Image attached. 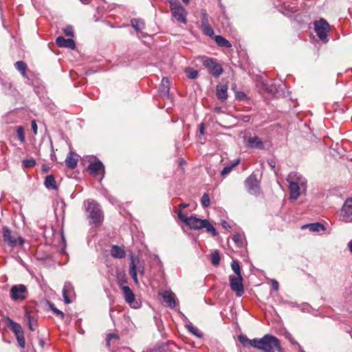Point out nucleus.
<instances>
[{
	"label": "nucleus",
	"instance_id": "56",
	"mask_svg": "<svg viewBox=\"0 0 352 352\" xmlns=\"http://www.w3.org/2000/svg\"><path fill=\"white\" fill-rule=\"evenodd\" d=\"M199 133L201 135H204V124H201L199 126Z\"/></svg>",
	"mask_w": 352,
	"mask_h": 352
},
{
	"label": "nucleus",
	"instance_id": "14",
	"mask_svg": "<svg viewBox=\"0 0 352 352\" xmlns=\"http://www.w3.org/2000/svg\"><path fill=\"white\" fill-rule=\"evenodd\" d=\"M171 12L177 21L184 24L186 23V11L182 6L172 8Z\"/></svg>",
	"mask_w": 352,
	"mask_h": 352
},
{
	"label": "nucleus",
	"instance_id": "31",
	"mask_svg": "<svg viewBox=\"0 0 352 352\" xmlns=\"http://www.w3.org/2000/svg\"><path fill=\"white\" fill-rule=\"evenodd\" d=\"M2 89L6 94L12 95L14 92V89L12 87L11 82L8 81H3L1 82Z\"/></svg>",
	"mask_w": 352,
	"mask_h": 352
},
{
	"label": "nucleus",
	"instance_id": "6",
	"mask_svg": "<svg viewBox=\"0 0 352 352\" xmlns=\"http://www.w3.org/2000/svg\"><path fill=\"white\" fill-rule=\"evenodd\" d=\"M27 296V288L23 284L14 285L10 289V298L14 301L24 300L26 299Z\"/></svg>",
	"mask_w": 352,
	"mask_h": 352
},
{
	"label": "nucleus",
	"instance_id": "24",
	"mask_svg": "<svg viewBox=\"0 0 352 352\" xmlns=\"http://www.w3.org/2000/svg\"><path fill=\"white\" fill-rule=\"evenodd\" d=\"M302 229L308 228L310 232H317L320 230L325 231L326 227L321 223L319 222H315L311 223H308L303 225L302 227Z\"/></svg>",
	"mask_w": 352,
	"mask_h": 352
},
{
	"label": "nucleus",
	"instance_id": "18",
	"mask_svg": "<svg viewBox=\"0 0 352 352\" xmlns=\"http://www.w3.org/2000/svg\"><path fill=\"white\" fill-rule=\"evenodd\" d=\"M56 43L59 47H67L71 50L76 48V43L73 39L65 38L61 36L56 38Z\"/></svg>",
	"mask_w": 352,
	"mask_h": 352
},
{
	"label": "nucleus",
	"instance_id": "63",
	"mask_svg": "<svg viewBox=\"0 0 352 352\" xmlns=\"http://www.w3.org/2000/svg\"><path fill=\"white\" fill-rule=\"evenodd\" d=\"M300 352H305V351L302 349H300Z\"/></svg>",
	"mask_w": 352,
	"mask_h": 352
},
{
	"label": "nucleus",
	"instance_id": "57",
	"mask_svg": "<svg viewBox=\"0 0 352 352\" xmlns=\"http://www.w3.org/2000/svg\"><path fill=\"white\" fill-rule=\"evenodd\" d=\"M348 248L349 251L352 253V241H350L348 243Z\"/></svg>",
	"mask_w": 352,
	"mask_h": 352
},
{
	"label": "nucleus",
	"instance_id": "62",
	"mask_svg": "<svg viewBox=\"0 0 352 352\" xmlns=\"http://www.w3.org/2000/svg\"><path fill=\"white\" fill-rule=\"evenodd\" d=\"M219 109H220V107H217L216 108V110H217V111H219Z\"/></svg>",
	"mask_w": 352,
	"mask_h": 352
},
{
	"label": "nucleus",
	"instance_id": "25",
	"mask_svg": "<svg viewBox=\"0 0 352 352\" xmlns=\"http://www.w3.org/2000/svg\"><path fill=\"white\" fill-rule=\"evenodd\" d=\"M74 154L72 151H69L66 159H65V164L66 166L71 168L74 169L77 166L78 159L76 158Z\"/></svg>",
	"mask_w": 352,
	"mask_h": 352
},
{
	"label": "nucleus",
	"instance_id": "37",
	"mask_svg": "<svg viewBox=\"0 0 352 352\" xmlns=\"http://www.w3.org/2000/svg\"><path fill=\"white\" fill-rule=\"evenodd\" d=\"M232 240L238 247H243L244 245V236L239 233H235L232 236Z\"/></svg>",
	"mask_w": 352,
	"mask_h": 352
},
{
	"label": "nucleus",
	"instance_id": "19",
	"mask_svg": "<svg viewBox=\"0 0 352 352\" xmlns=\"http://www.w3.org/2000/svg\"><path fill=\"white\" fill-rule=\"evenodd\" d=\"M247 146L250 148L263 149L264 144L257 136L250 137L247 140Z\"/></svg>",
	"mask_w": 352,
	"mask_h": 352
},
{
	"label": "nucleus",
	"instance_id": "5",
	"mask_svg": "<svg viewBox=\"0 0 352 352\" xmlns=\"http://www.w3.org/2000/svg\"><path fill=\"white\" fill-rule=\"evenodd\" d=\"M314 30L321 41L327 42L328 41L327 36L329 32L330 27L327 21L324 19H320L319 21L314 23Z\"/></svg>",
	"mask_w": 352,
	"mask_h": 352
},
{
	"label": "nucleus",
	"instance_id": "10",
	"mask_svg": "<svg viewBox=\"0 0 352 352\" xmlns=\"http://www.w3.org/2000/svg\"><path fill=\"white\" fill-rule=\"evenodd\" d=\"M229 280L231 289L236 293L237 296H241L244 294V287L242 283L243 277L230 276Z\"/></svg>",
	"mask_w": 352,
	"mask_h": 352
},
{
	"label": "nucleus",
	"instance_id": "23",
	"mask_svg": "<svg viewBox=\"0 0 352 352\" xmlns=\"http://www.w3.org/2000/svg\"><path fill=\"white\" fill-rule=\"evenodd\" d=\"M170 90V82L167 77H164L162 80L160 88V93L162 97L168 96Z\"/></svg>",
	"mask_w": 352,
	"mask_h": 352
},
{
	"label": "nucleus",
	"instance_id": "36",
	"mask_svg": "<svg viewBox=\"0 0 352 352\" xmlns=\"http://www.w3.org/2000/svg\"><path fill=\"white\" fill-rule=\"evenodd\" d=\"M184 72L189 79H195L198 76V71L192 67H186Z\"/></svg>",
	"mask_w": 352,
	"mask_h": 352
},
{
	"label": "nucleus",
	"instance_id": "53",
	"mask_svg": "<svg viewBox=\"0 0 352 352\" xmlns=\"http://www.w3.org/2000/svg\"><path fill=\"white\" fill-rule=\"evenodd\" d=\"M267 164H269V166L272 168L274 169L276 166V162L274 160H267Z\"/></svg>",
	"mask_w": 352,
	"mask_h": 352
},
{
	"label": "nucleus",
	"instance_id": "3",
	"mask_svg": "<svg viewBox=\"0 0 352 352\" xmlns=\"http://www.w3.org/2000/svg\"><path fill=\"white\" fill-rule=\"evenodd\" d=\"M86 211L88 212L89 223L99 226L103 221V213L100 206L94 200H87L84 202Z\"/></svg>",
	"mask_w": 352,
	"mask_h": 352
},
{
	"label": "nucleus",
	"instance_id": "34",
	"mask_svg": "<svg viewBox=\"0 0 352 352\" xmlns=\"http://www.w3.org/2000/svg\"><path fill=\"white\" fill-rule=\"evenodd\" d=\"M238 340L244 347H247L248 346H251L253 347V339L250 340L246 336L241 334L238 336Z\"/></svg>",
	"mask_w": 352,
	"mask_h": 352
},
{
	"label": "nucleus",
	"instance_id": "22",
	"mask_svg": "<svg viewBox=\"0 0 352 352\" xmlns=\"http://www.w3.org/2000/svg\"><path fill=\"white\" fill-rule=\"evenodd\" d=\"M228 85H218L216 87V95L219 100L225 101L228 98Z\"/></svg>",
	"mask_w": 352,
	"mask_h": 352
},
{
	"label": "nucleus",
	"instance_id": "47",
	"mask_svg": "<svg viewBox=\"0 0 352 352\" xmlns=\"http://www.w3.org/2000/svg\"><path fill=\"white\" fill-rule=\"evenodd\" d=\"M201 28L206 35L212 36L214 34L213 29L210 27V25L201 26Z\"/></svg>",
	"mask_w": 352,
	"mask_h": 352
},
{
	"label": "nucleus",
	"instance_id": "33",
	"mask_svg": "<svg viewBox=\"0 0 352 352\" xmlns=\"http://www.w3.org/2000/svg\"><path fill=\"white\" fill-rule=\"evenodd\" d=\"M25 316L28 320V326L29 329L32 331H34L35 330L34 326L36 324V320H35L28 311L25 312Z\"/></svg>",
	"mask_w": 352,
	"mask_h": 352
},
{
	"label": "nucleus",
	"instance_id": "7",
	"mask_svg": "<svg viewBox=\"0 0 352 352\" xmlns=\"http://www.w3.org/2000/svg\"><path fill=\"white\" fill-rule=\"evenodd\" d=\"M204 66L214 77H219L223 73L221 65L213 58H206L203 61Z\"/></svg>",
	"mask_w": 352,
	"mask_h": 352
},
{
	"label": "nucleus",
	"instance_id": "2",
	"mask_svg": "<svg viewBox=\"0 0 352 352\" xmlns=\"http://www.w3.org/2000/svg\"><path fill=\"white\" fill-rule=\"evenodd\" d=\"M253 347L261 350L263 352H284L280 345V340L271 334H266L261 338L253 339Z\"/></svg>",
	"mask_w": 352,
	"mask_h": 352
},
{
	"label": "nucleus",
	"instance_id": "60",
	"mask_svg": "<svg viewBox=\"0 0 352 352\" xmlns=\"http://www.w3.org/2000/svg\"><path fill=\"white\" fill-rule=\"evenodd\" d=\"M39 343L42 346L44 345V341L43 340H41Z\"/></svg>",
	"mask_w": 352,
	"mask_h": 352
},
{
	"label": "nucleus",
	"instance_id": "30",
	"mask_svg": "<svg viewBox=\"0 0 352 352\" xmlns=\"http://www.w3.org/2000/svg\"><path fill=\"white\" fill-rule=\"evenodd\" d=\"M14 66H15V68L19 72H21V74H22V76L23 77H25V78L28 77L27 74H26L27 64L24 61H22V60L16 61L14 63Z\"/></svg>",
	"mask_w": 352,
	"mask_h": 352
},
{
	"label": "nucleus",
	"instance_id": "4",
	"mask_svg": "<svg viewBox=\"0 0 352 352\" xmlns=\"http://www.w3.org/2000/svg\"><path fill=\"white\" fill-rule=\"evenodd\" d=\"M3 241L12 249L18 246L22 247L25 243L24 239L13 232L8 227L3 228Z\"/></svg>",
	"mask_w": 352,
	"mask_h": 352
},
{
	"label": "nucleus",
	"instance_id": "39",
	"mask_svg": "<svg viewBox=\"0 0 352 352\" xmlns=\"http://www.w3.org/2000/svg\"><path fill=\"white\" fill-rule=\"evenodd\" d=\"M48 305L50 309L55 315L60 317L61 319H63L65 318V314L62 311L58 309L53 303L48 302Z\"/></svg>",
	"mask_w": 352,
	"mask_h": 352
},
{
	"label": "nucleus",
	"instance_id": "16",
	"mask_svg": "<svg viewBox=\"0 0 352 352\" xmlns=\"http://www.w3.org/2000/svg\"><path fill=\"white\" fill-rule=\"evenodd\" d=\"M288 188L289 190V199L294 200H296L300 195L305 193L307 191V190H303L301 188V186H297L293 182L292 184H289Z\"/></svg>",
	"mask_w": 352,
	"mask_h": 352
},
{
	"label": "nucleus",
	"instance_id": "13",
	"mask_svg": "<svg viewBox=\"0 0 352 352\" xmlns=\"http://www.w3.org/2000/svg\"><path fill=\"white\" fill-rule=\"evenodd\" d=\"M63 296L65 304L72 302L75 297L74 288L70 282H66L63 289Z\"/></svg>",
	"mask_w": 352,
	"mask_h": 352
},
{
	"label": "nucleus",
	"instance_id": "55",
	"mask_svg": "<svg viewBox=\"0 0 352 352\" xmlns=\"http://www.w3.org/2000/svg\"><path fill=\"white\" fill-rule=\"evenodd\" d=\"M188 204H181L179 205V210L177 211H180L182 212V210L188 207Z\"/></svg>",
	"mask_w": 352,
	"mask_h": 352
},
{
	"label": "nucleus",
	"instance_id": "12",
	"mask_svg": "<svg viewBox=\"0 0 352 352\" xmlns=\"http://www.w3.org/2000/svg\"><path fill=\"white\" fill-rule=\"evenodd\" d=\"M88 170L94 177H96L99 174H101L102 177L100 179H102L104 176V166L100 160L90 163L88 166Z\"/></svg>",
	"mask_w": 352,
	"mask_h": 352
},
{
	"label": "nucleus",
	"instance_id": "11",
	"mask_svg": "<svg viewBox=\"0 0 352 352\" xmlns=\"http://www.w3.org/2000/svg\"><path fill=\"white\" fill-rule=\"evenodd\" d=\"M286 180L288 182V184H292L293 182L297 186H301V188L303 190H307V179L301 174L297 172L290 173L288 175Z\"/></svg>",
	"mask_w": 352,
	"mask_h": 352
},
{
	"label": "nucleus",
	"instance_id": "49",
	"mask_svg": "<svg viewBox=\"0 0 352 352\" xmlns=\"http://www.w3.org/2000/svg\"><path fill=\"white\" fill-rule=\"evenodd\" d=\"M36 162L34 159L24 160L23 164L25 167H32L35 165Z\"/></svg>",
	"mask_w": 352,
	"mask_h": 352
},
{
	"label": "nucleus",
	"instance_id": "44",
	"mask_svg": "<svg viewBox=\"0 0 352 352\" xmlns=\"http://www.w3.org/2000/svg\"><path fill=\"white\" fill-rule=\"evenodd\" d=\"M201 26L209 25L208 16L207 12L205 10L202 9L201 10Z\"/></svg>",
	"mask_w": 352,
	"mask_h": 352
},
{
	"label": "nucleus",
	"instance_id": "43",
	"mask_svg": "<svg viewBox=\"0 0 352 352\" xmlns=\"http://www.w3.org/2000/svg\"><path fill=\"white\" fill-rule=\"evenodd\" d=\"M16 133L19 138V140L23 143L25 140V137L24 134L23 127L21 126H18L16 128Z\"/></svg>",
	"mask_w": 352,
	"mask_h": 352
},
{
	"label": "nucleus",
	"instance_id": "41",
	"mask_svg": "<svg viewBox=\"0 0 352 352\" xmlns=\"http://www.w3.org/2000/svg\"><path fill=\"white\" fill-rule=\"evenodd\" d=\"M131 25L136 30H141L144 28V23L137 19H133L131 20Z\"/></svg>",
	"mask_w": 352,
	"mask_h": 352
},
{
	"label": "nucleus",
	"instance_id": "61",
	"mask_svg": "<svg viewBox=\"0 0 352 352\" xmlns=\"http://www.w3.org/2000/svg\"><path fill=\"white\" fill-rule=\"evenodd\" d=\"M184 3H188L189 2V0H182Z\"/></svg>",
	"mask_w": 352,
	"mask_h": 352
},
{
	"label": "nucleus",
	"instance_id": "48",
	"mask_svg": "<svg viewBox=\"0 0 352 352\" xmlns=\"http://www.w3.org/2000/svg\"><path fill=\"white\" fill-rule=\"evenodd\" d=\"M63 32L65 34L66 36L73 37L74 36V31L72 26L69 25L67 26L63 29Z\"/></svg>",
	"mask_w": 352,
	"mask_h": 352
},
{
	"label": "nucleus",
	"instance_id": "59",
	"mask_svg": "<svg viewBox=\"0 0 352 352\" xmlns=\"http://www.w3.org/2000/svg\"><path fill=\"white\" fill-rule=\"evenodd\" d=\"M82 3H87L89 0H80Z\"/></svg>",
	"mask_w": 352,
	"mask_h": 352
},
{
	"label": "nucleus",
	"instance_id": "51",
	"mask_svg": "<svg viewBox=\"0 0 352 352\" xmlns=\"http://www.w3.org/2000/svg\"><path fill=\"white\" fill-rule=\"evenodd\" d=\"M118 338V336L116 333H110V334H109L107 336V344L108 345H109L110 344V343H109L110 342V340L111 338Z\"/></svg>",
	"mask_w": 352,
	"mask_h": 352
},
{
	"label": "nucleus",
	"instance_id": "26",
	"mask_svg": "<svg viewBox=\"0 0 352 352\" xmlns=\"http://www.w3.org/2000/svg\"><path fill=\"white\" fill-rule=\"evenodd\" d=\"M111 255L116 258H122L125 256L126 252L121 247L118 245H113L111 249Z\"/></svg>",
	"mask_w": 352,
	"mask_h": 352
},
{
	"label": "nucleus",
	"instance_id": "1",
	"mask_svg": "<svg viewBox=\"0 0 352 352\" xmlns=\"http://www.w3.org/2000/svg\"><path fill=\"white\" fill-rule=\"evenodd\" d=\"M178 218L183 221L190 228L193 230H200L205 228L213 236L218 234L215 228L209 222L208 219H201L196 216L192 215L187 217L180 211H177Z\"/></svg>",
	"mask_w": 352,
	"mask_h": 352
},
{
	"label": "nucleus",
	"instance_id": "27",
	"mask_svg": "<svg viewBox=\"0 0 352 352\" xmlns=\"http://www.w3.org/2000/svg\"><path fill=\"white\" fill-rule=\"evenodd\" d=\"M45 186L47 189L56 190L57 188L56 182L53 175H49L45 177Z\"/></svg>",
	"mask_w": 352,
	"mask_h": 352
},
{
	"label": "nucleus",
	"instance_id": "29",
	"mask_svg": "<svg viewBox=\"0 0 352 352\" xmlns=\"http://www.w3.org/2000/svg\"><path fill=\"white\" fill-rule=\"evenodd\" d=\"M214 41L220 47H224L227 48L232 47V45L229 42V41H228L227 39H226L225 38L220 35L215 36Z\"/></svg>",
	"mask_w": 352,
	"mask_h": 352
},
{
	"label": "nucleus",
	"instance_id": "50",
	"mask_svg": "<svg viewBox=\"0 0 352 352\" xmlns=\"http://www.w3.org/2000/svg\"><path fill=\"white\" fill-rule=\"evenodd\" d=\"M31 127H32V129L33 131L34 134L36 135L37 134L38 126H37V124H36V120H32V122H31Z\"/></svg>",
	"mask_w": 352,
	"mask_h": 352
},
{
	"label": "nucleus",
	"instance_id": "38",
	"mask_svg": "<svg viewBox=\"0 0 352 352\" xmlns=\"http://www.w3.org/2000/svg\"><path fill=\"white\" fill-rule=\"evenodd\" d=\"M231 267L234 274H236V276H242L241 273V267L237 261L234 260L232 261Z\"/></svg>",
	"mask_w": 352,
	"mask_h": 352
},
{
	"label": "nucleus",
	"instance_id": "46",
	"mask_svg": "<svg viewBox=\"0 0 352 352\" xmlns=\"http://www.w3.org/2000/svg\"><path fill=\"white\" fill-rule=\"evenodd\" d=\"M16 336V340H17V342L19 344V345L21 347V348H24L25 347V338H24V333L22 332L21 333H19L17 335H15Z\"/></svg>",
	"mask_w": 352,
	"mask_h": 352
},
{
	"label": "nucleus",
	"instance_id": "15",
	"mask_svg": "<svg viewBox=\"0 0 352 352\" xmlns=\"http://www.w3.org/2000/svg\"><path fill=\"white\" fill-rule=\"evenodd\" d=\"M125 301L133 308H138V304L135 302V296L129 287H124L122 289Z\"/></svg>",
	"mask_w": 352,
	"mask_h": 352
},
{
	"label": "nucleus",
	"instance_id": "17",
	"mask_svg": "<svg viewBox=\"0 0 352 352\" xmlns=\"http://www.w3.org/2000/svg\"><path fill=\"white\" fill-rule=\"evenodd\" d=\"M160 295L170 308L173 309L175 307V296L170 290H165Z\"/></svg>",
	"mask_w": 352,
	"mask_h": 352
},
{
	"label": "nucleus",
	"instance_id": "28",
	"mask_svg": "<svg viewBox=\"0 0 352 352\" xmlns=\"http://www.w3.org/2000/svg\"><path fill=\"white\" fill-rule=\"evenodd\" d=\"M117 283L121 289H123L124 287H129L126 285L127 278L124 272H118L117 274Z\"/></svg>",
	"mask_w": 352,
	"mask_h": 352
},
{
	"label": "nucleus",
	"instance_id": "9",
	"mask_svg": "<svg viewBox=\"0 0 352 352\" xmlns=\"http://www.w3.org/2000/svg\"><path fill=\"white\" fill-rule=\"evenodd\" d=\"M339 215L344 222H352V197L347 198L340 210Z\"/></svg>",
	"mask_w": 352,
	"mask_h": 352
},
{
	"label": "nucleus",
	"instance_id": "35",
	"mask_svg": "<svg viewBox=\"0 0 352 352\" xmlns=\"http://www.w3.org/2000/svg\"><path fill=\"white\" fill-rule=\"evenodd\" d=\"M186 327L191 333L197 338H201L203 337V333L198 329L197 327H195L192 324H186Z\"/></svg>",
	"mask_w": 352,
	"mask_h": 352
},
{
	"label": "nucleus",
	"instance_id": "32",
	"mask_svg": "<svg viewBox=\"0 0 352 352\" xmlns=\"http://www.w3.org/2000/svg\"><path fill=\"white\" fill-rule=\"evenodd\" d=\"M239 162H240V160L237 159L231 165L225 166L221 172V175L222 177H226L227 175H228L231 172L232 169L234 166H237L239 164Z\"/></svg>",
	"mask_w": 352,
	"mask_h": 352
},
{
	"label": "nucleus",
	"instance_id": "20",
	"mask_svg": "<svg viewBox=\"0 0 352 352\" xmlns=\"http://www.w3.org/2000/svg\"><path fill=\"white\" fill-rule=\"evenodd\" d=\"M130 262L133 263V265L137 272H139L142 276L144 274L145 263L143 261L140 260L138 258H135L133 254H131Z\"/></svg>",
	"mask_w": 352,
	"mask_h": 352
},
{
	"label": "nucleus",
	"instance_id": "42",
	"mask_svg": "<svg viewBox=\"0 0 352 352\" xmlns=\"http://www.w3.org/2000/svg\"><path fill=\"white\" fill-rule=\"evenodd\" d=\"M211 262L214 265H218L220 262V255L217 250L213 252L211 254Z\"/></svg>",
	"mask_w": 352,
	"mask_h": 352
},
{
	"label": "nucleus",
	"instance_id": "21",
	"mask_svg": "<svg viewBox=\"0 0 352 352\" xmlns=\"http://www.w3.org/2000/svg\"><path fill=\"white\" fill-rule=\"evenodd\" d=\"M7 326L14 333L15 335L23 332L21 326L8 317L4 318Z\"/></svg>",
	"mask_w": 352,
	"mask_h": 352
},
{
	"label": "nucleus",
	"instance_id": "8",
	"mask_svg": "<svg viewBox=\"0 0 352 352\" xmlns=\"http://www.w3.org/2000/svg\"><path fill=\"white\" fill-rule=\"evenodd\" d=\"M245 188L248 192L254 195H258L260 193L259 182L256 179V175L252 173L245 181Z\"/></svg>",
	"mask_w": 352,
	"mask_h": 352
},
{
	"label": "nucleus",
	"instance_id": "58",
	"mask_svg": "<svg viewBox=\"0 0 352 352\" xmlns=\"http://www.w3.org/2000/svg\"><path fill=\"white\" fill-rule=\"evenodd\" d=\"M155 258L157 259L158 263H159L160 265H162V261H161V260L160 259V258L158 257V256H155Z\"/></svg>",
	"mask_w": 352,
	"mask_h": 352
},
{
	"label": "nucleus",
	"instance_id": "54",
	"mask_svg": "<svg viewBox=\"0 0 352 352\" xmlns=\"http://www.w3.org/2000/svg\"><path fill=\"white\" fill-rule=\"evenodd\" d=\"M221 226H222L223 228H226V229H227V228H230V226L229 223H228L226 221H225V220H222V221H221Z\"/></svg>",
	"mask_w": 352,
	"mask_h": 352
},
{
	"label": "nucleus",
	"instance_id": "52",
	"mask_svg": "<svg viewBox=\"0 0 352 352\" xmlns=\"http://www.w3.org/2000/svg\"><path fill=\"white\" fill-rule=\"evenodd\" d=\"M272 285L275 291H277L278 289V283L276 280H272Z\"/></svg>",
	"mask_w": 352,
	"mask_h": 352
},
{
	"label": "nucleus",
	"instance_id": "45",
	"mask_svg": "<svg viewBox=\"0 0 352 352\" xmlns=\"http://www.w3.org/2000/svg\"><path fill=\"white\" fill-rule=\"evenodd\" d=\"M210 203V197L208 193L205 192L201 198V204L204 208L209 206Z\"/></svg>",
	"mask_w": 352,
	"mask_h": 352
},
{
	"label": "nucleus",
	"instance_id": "40",
	"mask_svg": "<svg viewBox=\"0 0 352 352\" xmlns=\"http://www.w3.org/2000/svg\"><path fill=\"white\" fill-rule=\"evenodd\" d=\"M129 273H130L133 281L136 284H138V272L135 271V269L133 262H130V263H129Z\"/></svg>",
	"mask_w": 352,
	"mask_h": 352
}]
</instances>
